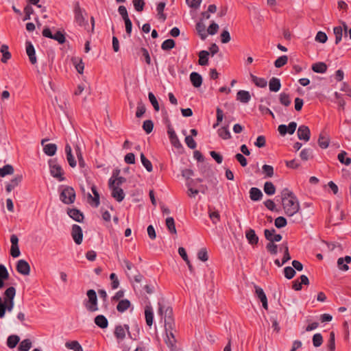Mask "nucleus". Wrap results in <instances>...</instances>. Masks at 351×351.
Wrapping results in <instances>:
<instances>
[{
    "label": "nucleus",
    "mask_w": 351,
    "mask_h": 351,
    "mask_svg": "<svg viewBox=\"0 0 351 351\" xmlns=\"http://www.w3.org/2000/svg\"><path fill=\"white\" fill-rule=\"evenodd\" d=\"M282 207L285 214L288 216H293L300 210V203L294 193L285 189L282 191Z\"/></svg>",
    "instance_id": "1"
},
{
    "label": "nucleus",
    "mask_w": 351,
    "mask_h": 351,
    "mask_svg": "<svg viewBox=\"0 0 351 351\" xmlns=\"http://www.w3.org/2000/svg\"><path fill=\"white\" fill-rule=\"evenodd\" d=\"M165 330L167 335L165 343L169 348L173 349L175 348L176 339L173 334L175 330V322L173 317H165Z\"/></svg>",
    "instance_id": "2"
},
{
    "label": "nucleus",
    "mask_w": 351,
    "mask_h": 351,
    "mask_svg": "<svg viewBox=\"0 0 351 351\" xmlns=\"http://www.w3.org/2000/svg\"><path fill=\"white\" fill-rule=\"evenodd\" d=\"M50 174L52 177L57 179L60 182H62L65 180V177L64 176V170L62 167L58 163L57 160L50 159L48 161Z\"/></svg>",
    "instance_id": "3"
},
{
    "label": "nucleus",
    "mask_w": 351,
    "mask_h": 351,
    "mask_svg": "<svg viewBox=\"0 0 351 351\" xmlns=\"http://www.w3.org/2000/svg\"><path fill=\"white\" fill-rule=\"evenodd\" d=\"M88 300H85L84 304L89 312L98 311V300L96 291L94 289H89L86 291Z\"/></svg>",
    "instance_id": "4"
},
{
    "label": "nucleus",
    "mask_w": 351,
    "mask_h": 351,
    "mask_svg": "<svg viewBox=\"0 0 351 351\" xmlns=\"http://www.w3.org/2000/svg\"><path fill=\"white\" fill-rule=\"evenodd\" d=\"M73 12L75 21L80 25L84 26L88 23L84 14L87 15L86 10L80 7L79 1L73 3Z\"/></svg>",
    "instance_id": "5"
},
{
    "label": "nucleus",
    "mask_w": 351,
    "mask_h": 351,
    "mask_svg": "<svg viewBox=\"0 0 351 351\" xmlns=\"http://www.w3.org/2000/svg\"><path fill=\"white\" fill-rule=\"evenodd\" d=\"M60 199L65 204H73L75 199V192L73 188L65 186L60 194Z\"/></svg>",
    "instance_id": "6"
},
{
    "label": "nucleus",
    "mask_w": 351,
    "mask_h": 351,
    "mask_svg": "<svg viewBox=\"0 0 351 351\" xmlns=\"http://www.w3.org/2000/svg\"><path fill=\"white\" fill-rule=\"evenodd\" d=\"M165 123L167 124V134L171 145L177 149L182 147V143L176 134L168 117L165 119Z\"/></svg>",
    "instance_id": "7"
},
{
    "label": "nucleus",
    "mask_w": 351,
    "mask_h": 351,
    "mask_svg": "<svg viewBox=\"0 0 351 351\" xmlns=\"http://www.w3.org/2000/svg\"><path fill=\"white\" fill-rule=\"evenodd\" d=\"M42 34L44 37L56 40L60 45L64 44L66 41L65 35L62 32L57 31L54 34H53L50 28L48 27H45L43 29Z\"/></svg>",
    "instance_id": "8"
},
{
    "label": "nucleus",
    "mask_w": 351,
    "mask_h": 351,
    "mask_svg": "<svg viewBox=\"0 0 351 351\" xmlns=\"http://www.w3.org/2000/svg\"><path fill=\"white\" fill-rule=\"evenodd\" d=\"M114 182L112 181V178H110L108 181V185L109 188L112 191V197H114L117 202H121L125 197V193L121 188L118 187L117 186H114Z\"/></svg>",
    "instance_id": "9"
},
{
    "label": "nucleus",
    "mask_w": 351,
    "mask_h": 351,
    "mask_svg": "<svg viewBox=\"0 0 351 351\" xmlns=\"http://www.w3.org/2000/svg\"><path fill=\"white\" fill-rule=\"evenodd\" d=\"M297 128V123L295 121L290 122L288 125L281 124L278 125V131L281 136L287 134H293Z\"/></svg>",
    "instance_id": "10"
},
{
    "label": "nucleus",
    "mask_w": 351,
    "mask_h": 351,
    "mask_svg": "<svg viewBox=\"0 0 351 351\" xmlns=\"http://www.w3.org/2000/svg\"><path fill=\"white\" fill-rule=\"evenodd\" d=\"M71 236L77 245L82 243L83 240V232L82 228L77 224L72 226Z\"/></svg>",
    "instance_id": "11"
},
{
    "label": "nucleus",
    "mask_w": 351,
    "mask_h": 351,
    "mask_svg": "<svg viewBox=\"0 0 351 351\" xmlns=\"http://www.w3.org/2000/svg\"><path fill=\"white\" fill-rule=\"evenodd\" d=\"M14 300H2L0 297V318H3L5 316L6 311L10 312L14 308Z\"/></svg>",
    "instance_id": "12"
},
{
    "label": "nucleus",
    "mask_w": 351,
    "mask_h": 351,
    "mask_svg": "<svg viewBox=\"0 0 351 351\" xmlns=\"http://www.w3.org/2000/svg\"><path fill=\"white\" fill-rule=\"evenodd\" d=\"M48 141L49 139L47 138H45L41 141V145L43 146V152L46 155L53 156L56 153L57 145L54 143H48L45 145V143Z\"/></svg>",
    "instance_id": "13"
},
{
    "label": "nucleus",
    "mask_w": 351,
    "mask_h": 351,
    "mask_svg": "<svg viewBox=\"0 0 351 351\" xmlns=\"http://www.w3.org/2000/svg\"><path fill=\"white\" fill-rule=\"evenodd\" d=\"M297 135L300 140L304 141L305 142H307L310 139L311 136V132L308 127L302 125L299 126L298 131H297Z\"/></svg>",
    "instance_id": "14"
},
{
    "label": "nucleus",
    "mask_w": 351,
    "mask_h": 351,
    "mask_svg": "<svg viewBox=\"0 0 351 351\" xmlns=\"http://www.w3.org/2000/svg\"><path fill=\"white\" fill-rule=\"evenodd\" d=\"M25 47H26V53L29 57V62L32 64H35L37 62V59L36 56V51L34 45L32 42L29 40H27L25 42Z\"/></svg>",
    "instance_id": "15"
},
{
    "label": "nucleus",
    "mask_w": 351,
    "mask_h": 351,
    "mask_svg": "<svg viewBox=\"0 0 351 351\" xmlns=\"http://www.w3.org/2000/svg\"><path fill=\"white\" fill-rule=\"evenodd\" d=\"M16 271L21 274L27 276L30 273V266L26 261L21 259L17 262Z\"/></svg>",
    "instance_id": "16"
},
{
    "label": "nucleus",
    "mask_w": 351,
    "mask_h": 351,
    "mask_svg": "<svg viewBox=\"0 0 351 351\" xmlns=\"http://www.w3.org/2000/svg\"><path fill=\"white\" fill-rule=\"evenodd\" d=\"M351 263V256H346L345 257H340L337 259V266L339 270L347 271L349 269L348 264Z\"/></svg>",
    "instance_id": "17"
},
{
    "label": "nucleus",
    "mask_w": 351,
    "mask_h": 351,
    "mask_svg": "<svg viewBox=\"0 0 351 351\" xmlns=\"http://www.w3.org/2000/svg\"><path fill=\"white\" fill-rule=\"evenodd\" d=\"M67 214L73 220L77 222H82L84 219V214L77 208H68Z\"/></svg>",
    "instance_id": "18"
},
{
    "label": "nucleus",
    "mask_w": 351,
    "mask_h": 351,
    "mask_svg": "<svg viewBox=\"0 0 351 351\" xmlns=\"http://www.w3.org/2000/svg\"><path fill=\"white\" fill-rule=\"evenodd\" d=\"M23 180V176L17 174L6 185L5 190L8 193H10L15 187L18 186Z\"/></svg>",
    "instance_id": "19"
},
{
    "label": "nucleus",
    "mask_w": 351,
    "mask_h": 351,
    "mask_svg": "<svg viewBox=\"0 0 351 351\" xmlns=\"http://www.w3.org/2000/svg\"><path fill=\"white\" fill-rule=\"evenodd\" d=\"M265 237L269 241L278 242L282 239V236L280 234H276V230L274 229H272L271 230H265Z\"/></svg>",
    "instance_id": "20"
},
{
    "label": "nucleus",
    "mask_w": 351,
    "mask_h": 351,
    "mask_svg": "<svg viewBox=\"0 0 351 351\" xmlns=\"http://www.w3.org/2000/svg\"><path fill=\"white\" fill-rule=\"evenodd\" d=\"M195 29L200 38L202 40H206L207 38V32L206 30V25L202 22V19L196 23Z\"/></svg>",
    "instance_id": "21"
},
{
    "label": "nucleus",
    "mask_w": 351,
    "mask_h": 351,
    "mask_svg": "<svg viewBox=\"0 0 351 351\" xmlns=\"http://www.w3.org/2000/svg\"><path fill=\"white\" fill-rule=\"evenodd\" d=\"M145 321L147 326H152L154 322V311L150 305H146L145 308Z\"/></svg>",
    "instance_id": "22"
},
{
    "label": "nucleus",
    "mask_w": 351,
    "mask_h": 351,
    "mask_svg": "<svg viewBox=\"0 0 351 351\" xmlns=\"http://www.w3.org/2000/svg\"><path fill=\"white\" fill-rule=\"evenodd\" d=\"M190 80L195 88H199L202 84V77L197 72H192L190 74Z\"/></svg>",
    "instance_id": "23"
},
{
    "label": "nucleus",
    "mask_w": 351,
    "mask_h": 351,
    "mask_svg": "<svg viewBox=\"0 0 351 351\" xmlns=\"http://www.w3.org/2000/svg\"><path fill=\"white\" fill-rule=\"evenodd\" d=\"M281 88V83L279 78L273 77L269 82V89L271 92H278Z\"/></svg>",
    "instance_id": "24"
},
{
    "label": "nucleus",
    "mask_w": 351,
    "mask_h": 351,
    "mask_svg": "<svg viewBox=\"0 0 351 351\" xmlns=\"http://www.w3.org/2000/svg\"><path fill=\"white\" fill-rule=\"evenodd\" d=\"M178 254L182 258V259L186 262L190 272L191 274H193L195 269L188 258V256H187L185 249L182 247H180L178 248Z\"/></svg>",
    "instance_id": "25"
},
{
    "label": "nucleus",
    "mask_w": 351,
    "mask_h": 351,
    "mask_svg": "<svg viewBox=\"0 0 351 351\" xmlns=\"http://www.w3.org/2000/svg\"><path fill=\"white\" fill-rule=\"evenodd\" d=\"M95 324L100 328H106L108 326L107 318L103 315H97L94 319Z\"/></svg>",
    "instance_id": "26"
},
{
    "label": "nucleus",
    "mask_w": 351,
    "mask_h": 351,
    "mask_svg": "<svg viewBox=\"0 0 351 351\" xmlns=\"http://www.w3.org/2000/svg\"><path fill=\"white\" fill-rule=\"evenodd\" d=\"M250 197L251 200L254 202L259 201L263 197V193L262 191L256 188V187H252L250 189Z\"/></svg>",
    "instance_id": "27"
},
{
    "label": "nucleus",
    "mask_w": 351,
    "mask_h": 351,
    "mask_svg": "<svg viewBox=\"0 0 351 351\" xmlns=\"http://www.w3.org/2000/svg\"><path fill=\"white\" fill-rule=\"evenodd\" d=\"M165 306L160 303L158 302V313L162 317H173V309L171 307L167 306L165 308L164 311Z\"/></svg>",
    "instance_id": "28"
},
{
    "label": "nucleus",
    "mask_w": 351,
    "mask_h": 351,
    "mask_svg": "<svg viewBox=\"0 0 351 351\" xmlns=\"http://www.w3.org/2000/svg\"><path fill=\"white\" fill-rule=\"evenodd\" d=\"M251 98L250 94L246 90H239L237 93V99L242 103L247 104L250 101Z\"/></svg>",
    "instance_id": "29"
},
{
    "label": "nucleus",
    "mask_w": 351,
    "mask_h": 351,
    "mask_svg": "<svg viewBox=\"0 0 351 351\" xmlns=\"http://www.w3.org/2000/svg\"><path fill=\"white\" fill-rule=\"evenodd\" d=\"M209 52L206 50H202L199 52V64L201 66H206L208 64Z\"/></svg>",
    "instance_id": "30"
},
{
    "label": "nucleus",
    "mask_w": 351,
    "mask_h": 351,
    "mask_svg": "<svg viewBox=\"0 0 351 351\" xmlns=\"http://www.w3.org/2000/svg\"><path fill=\"white\" fill-rule=\"evenodd\" d=\"M130 306L131 302L128 299L121 300L117 306V310L119 313H123L128 310Z\"/></svg>",
    "instance_id": "31"
},
{
    "label": "nucleus",
    "mask_w": 351,
    "mask_h": 351,
    "mask_svg": "<svg viewBox=\"0 0 351 351\" xmlns=\"http://www.w3.org/2000/svg\"><path fill=\"white\" fill-rule=\"evenodd\" d=\"M245 236L249 243L252 245L256 244L258 241V237L252 229L248 230L246 232Z\"/></svg>",
    "instance_id": "32"
},
{
    "label": "nucleus",
    "mask_w": 351,
    "mask_h": 351,
    "mask_svg": "<svg viewBox=\"0 0 351 351\" xmlns=\"http://www.w3.org/2000/svg\"><path fill=\"white\" fill-rule=\"evenodd\" d=\"M218 135L224 140H228L231 138V134L228 130V125L223 126L218 129L217 130Z\"/></svg>",
    "instance_id": "33"
},
{
    "label": "nucleus",
    "mask_w": 351,
    "mask_h": 351,
    "mask_svg": "<svg viewBox=\"0 0 351 351\" xmlns=\"http://www.w3.org/2000/svg\"><path fill=\"white\" fill-rule=\"evenodd\" d=\"M19 341L20 338L18 335H12L9 336L7 339V346L11 349L14 348L19 343Z\"/></svg>",
    "instance_id": "34"
},
{
    "label": "nucleus",
    "mask_w": 351,
    "mask_h": 351,
    "mask_svg": "<svg viewBox=\"0 0 351 351\" xmlns=\"http://www.w3.org/2000/svg\"><path fill=\"white\" fill-rule=\"evenodd\" d=\"M66 348L73 351H83V348L77 341H71L65 343Z\"/></svg>",
    "instance_id": "35"
},
{
    "label": "nucleus",
    "mask_w": 351,
    "mask_h": 351,
    "mask_svg": "<svg viewBox=\"0 0 351 351\" xmlns=\"http://www.w3.org/2000/svg\"><path fill=\"white\" fill-rule=\"evenodd\" d=\"M166 3L164 1L160 2L156 7L158 19L165 21L167 19L166 14H164V9L165 8Z\"/></svg>",
    "instance_id": "36"
},
{
    "label": "nucleus",
    "mask_w": 351,
    "mask_h": 351,
    "mask_svg": "<svg viewBox=\"0 0 351 351\" xmlns=\"http://www.w3.org/2000/svg\"><path fill=\"white\" fill-rule=\"evenodd\" d=\"M166 226L171 234H176L177 231L175 226L174 219L171 217H169L166 219Z\"/></svg>",
    "instance_id": "37"
},
{
    "label": "nucleus",
    "mask_w": 351,
    "mask_h": 351,
    "mask_svg": "<svg viewBox=\"0 0 351 351\" xmlns=\"http://www.w3.org/2000/svg\"><path fill=\"white\" fill-rule=\"evenodd\" d=\"M312 69L317 73H324L327 70V66L324 62H317L312 66Z\"/></svg>",
    "instance_id": "38"
},
{
    "label": "nucleus",
    "mask_w": 351,
    "mask_h": 351,
    "mask_svg": "<svg viewBox=\"0 0 351 351\" xmlns=\"http://www.w3.org/2000/svg\"><path fill=\"white\" fill-rule=\"evenodd\" d=\"M347 154H348L346 151H341L337 156V158L341 164H344L348 166L351 164V158L346 157Z\"/></svg>",
    "instance_id": "39"
},
{
    "label": "nucleus",
    "mask_w": 351,
    "mask_h": 351,
    "mask_svg": "<svg viewBox=\"0 0 351 351\" xmlns=\"http://www.w3.org/2000/svg\"><path fill=\"white\" fill-rule=\"evenodd\" d=\"M114 336L117 339L123 340L125 337V331L124 328L121 326H117L114 332Z\"/></svg>",
    "instance_id": "40"
},
{
    "label": "nucleus",
    "mask_w": 351,
    "mask_h": 351,
    "mask_svg": "<svg viewBox=\"0 0 351 351\" xmlns=\"http://www.w3.org/2000/svg\"><path fill=\"white\" fill-rule=\"evenodd\" d=\"M176 46V42L171 38H169L163 41L161 45V48L164 51H169L174 48Z\"/></svg>",
    "instance_id": "41"
},
{
    "label": "nucleus",
    "mask_w": 351,
    "mask_h": 351,
    "mask_svg": "<svg viewBox=\"0 0 351 351\" xmlns=\"http://www.w3.org/2000/svg\"><path fill=\"white\" fill-rule=\"evenodd\" d=\"M119 173V170H116L113 172L112 177H116L115 179L112 178V181L114 182V186H117L118 187H120V186L126 182V179L123 177H119L118 175Z\"/></svg>",
    "instance_id": "42"
},
{
    "label": "nucleus",
    "mask_w": 351,
    "mask_h": 351,
    "mask_svg": "<svg viewBox=\"0 0 351 351\" xmlns=\"http://www.w3.org/2000/svg\"><path fill=\"white\" fill-rule=\"evenodd\" d=\"M32 345L30 339H25L20 343L18 347V351H29L32 348Z\"/></svg>",
    "instance_id": "43"
},
{
    "label": "nucleus",
    "mask_w": 351,
    "mask_h": 351,
    "mask_svg": "<svg viewBox=\"0 0 351 351\" xmlns=\"http://www.w3.org/2000/svg\"><path fill=\"white\" fill-rule=\"evenodd\" d=\"M16 295V289L14 287H10L4 292V300H14Z\"/></svg>",
    "instance_id": "44"
},
{
    "label": "nucleus",
    "mask_w": 351,
    "mask_h": 351,
    "mask_svg": "<svg viewBox=\"0 0 351 351\" xmlns=\"http://www.w3.org/2000/svg\"><path fill=\"white\" fill-rule=\"evenodd\" d=\"M14 173V168L11 165H5L0 168V177H5Z\"/></svg>",
    "instance_id": "45"
},
{
    "label": "nucleus",
    "mask_w": 351,
    "mask_h": 351,
    "mask_svg": "<svg viewBox=\"0 0 351 351\" xmlns=\"http://www.w3.org/2000/svg\"><path fill=\"white\" fill-rule=\"evenodd\" d=\"M276 193V187L271 182H265V193L273 195Z\"/></svg>",
    "instance_id": "46"
},
{
    "label": "nucleus",
    "mask_w": 351,
    "mask_h": 351,
    "mask_svg": "<svg viewBox=\"0 0 351 351\" xmlns=\"http://www.w3.org/2000/svg\"><path fill=\"white\" fill-rule=\"evenodd\" d=\"M141 160L142 165L146 169L148 172H151L153 170V166L152 162L145 156V155L141 153Z\"/></svg>",
    "instance_id": "47"
},
{
    "label": "nucleus",
    "mask_w": 351,
    "mask_h": 351,
    "mask_svg": "<svg viewBox=\"0 0 351 351\" xmlns=\"http://www.w3.org/2000/svg\"><path fill=\"white\" fill-rule=\"evenodd\" d=\"M329 143L330 140L327 136L320 134L318 140V144L321 148L326 149L329 145Z\"/></svg>",
    "instance_id": "48"
},
{
    "label": "nucleus",
    "mask_w": 351,
    "mask_h": 351,
    "mask_svg": "<svg viewBox=\"0 0 351 351\" xmlns=\"http://www.w3.org/2000/svg\"><path fill=\"white\" fill-rule=\"evenodd\" d=\"M148 98H149L150 103L153 106L154 110L156 112L159 111V110H160L159 104L158 102L156 97H155L154 94L152 92H149L148 93Z\"/></svg>",
    "instance_id": "49"
},
{
    "label": "nucleus",
    "mask_w": 351,
    "mask_h": 351,
    "mask_svg": "<svg viewBox=\"0 0 351 351\" xmlns=\"http://www.w3.org/2000/svg\"><path fill=\"white\" fill-rule=\"evenodd\" d=\"M75 153H76V155H77V158L78 159V162H79V166L81 168H84L86 165V163H85V161L83 158V156H82V152H81V149L80 148V147L78 145H77L75 148Z\"/></svg>",
    "instance_id": "50"
},
{
    "label": "nucleus",
    "mask_w": 351,
    "mask_h": 351,
    "mask_svg": "<svg viewBox=\"0 0 351 351\" xmlns=\"http://www.w3.org/2000/svg\"><path fill=\"white\" fill-rule=\"evenodd\" d=\"M334 34L335 36V43L338 44L342 39L343 29L341 26L334 27Z\"/></svg>",
    "instance_id": "51"
},
{
    "label": "nucleus",
    "mask_w": 351,
    "mask_h": 351,
    "mask_svg": "<svg viewBox=\"0 0 351 351\" xmlns=\"http://www.w3.org/2000/svg\"><path fill=\"white\" fill-rule=\"evenodd\" d=\"M209 217L214 224H216L220 220V215L217 210H212L210 208L208 211Z\"/></svg>",
    "instance_id": "52"
},
{
    "label": "nucleus",
    "mask_w": 351,
    "mask_h": 351,
    "mask_svg": "<svg viewBox=\"0 0 351 351\" xmlns=\"http://www.w3.org/2000/svg\"><path fill=\"white\" fill-rule=\"evenodd\" d=\"M132 3L136 12H141L143 10L145 5L144 0H132Z\"/></svg>",
    "instance_id": "53"
},
{
    "label": "nucleus",
    "mask_w": 351,
    "mask_h": 351,
    "mask_svg": "<svg viewBox=\"0 0 351 351\" xmlns=\"http://www.w3.org/2000/svg\"><path fill=\"white\" fill-rule=\"evenodd\" d=\"M154 128V123L152 120H146L143 122V129L147 134H150Z\"/></svg>",
    "instance_id": "54"
},
{
    "label": "nucleus",
    "mask_w": 351,
    "mask_h": 351,
    "mask_svg": "<svg viewBox=\"0 0 351 351\" xmlns=\"http://www.w3.org/2000/svg\"><path fill=\"white\" fill-rule=\"evenodd\" d=\"M146 108L142 101L138 102L136 117L137 118H141L145 112Z\"/></svg>",
    "instance_id": "55"
},
{
    "label": "nucleus",
    "mask_w": 351,
    "mask_h": 351,
    "mask_svg": "<svg viewBox=\"0 0 351 351\" xmlns=\"http://www.w3.org/2000/svg\"><path fill=\"white\" fill-rule=\"evenodd\" d=\"M221 42L223 44L228 43L230 41L231 37L229 32L224 29L220 34Z\"/></svg>",
    "instance_id": "56"
},
{
    "label": "nucleus",
    "mask_w": 351,
    "mask_h": 351,
    "mask_svg": "<svg viewBox=\"0 0 351 351\" xmlns=\"http://www.w3.org/2000/svg\"><path fill=\"white\" fill-rule=\"evenodd\" d=\"M279 99H280V103L285 106H289L291 102L289 95H287L285 93H281L280 94Z\"/></svg>",
    "instance_id": "57"
},
{
    "label": "nucleus",
    "mask_w": 351,
    "mask_h": 351,
    "mask_svg": "<svg viewBox=\"0 0 351 351\" xmlns=\"http://www.w3.org/2000/svg\"><path fill=\"white\" fill-rule=\"evenodd\" d=\"M288 61V57L287 56H282L276 59L274 62V65L276 68H280L287 64Z\"/></svg>",
    "instance_id": "58"
},
{
    "label": "nucleus",
    "mask_w": 351,
    "mask_h": 351,
    "mask_svg": "<svg viewBox=\"0 0 351 351\" xmlns=\"http://www.w3.org/2000/svg\"><path fill=\"white\" fill-rule=\"evenodd\" d=\"M218 29H219V25L217 23H216L215 22L213 21L210 25L208 26L206 32H207V35L208 34H210V35H215V34L217 33L218 32Z\"/></svg>",
    "instance_id": "59"
},
{
    "label": "nucleus",
    "mask_w": 351,
    "mask_h": 351,
    "mask_svg": "<svg viewBox=\"0 0 351 351\" xmlns=\"http://www.w3.org/2000/svg\"><path fill=\"white\" fill-rule=\"evenodd\" d=\"M323 342V338L320 333H316L313 337V343L315 347H319Z\"/></svg>",
    "instance_id": "60"
},
{
    "label": "nucleus",
    "mask_w": 351,
    "mask_h": 351,
    "mask_svg": "<svg viewBox=\"0 0 351 351\" xmlns=\"http://www.w3.org/2000/svg\"><path fill=\"white\" fill-rule=\"evenodd\" d=\"M197 258L203 262L208 261V255L206 248H202L199 250L197 253Z\"/></svg>",
    "instance_id": "61"
},
{
    "label": "nucleus",
    "mask_w": 351,
    "mask_h": 351,
    "mask_svg": "<svg viewBox=\"0 0 351 351\" xmlns=\"http://www.w3.org/2000/svg\"><path fill=\"white\" fill-rule=\"evenodd\" d=\"M274 224L277 228H282L287 225V220L284 217H278L275 219Z\"/></svg>",
    "instance_id": "62"
},
{
    "label": "nucleus",
    "mask_w": 351,
    "mask_h": 351,
    "mask_svg": "<svg viewBox=\"0 0 351 351\" xmlns=\"http://www.w3.org/2000/svg\"><path fill=\"white\" fill-rule=\"evenodd\" d=\"M284 274H285V278H287V279H291L295 276V271L291 267H286L284 269Z\"/></svg>",
    "instance_id": "63"
},
{
    "label": "nucleus",
    "mask_w": 351,
    "mask_h": 351,
    "mask_svg": "<svg viewBox=\"0 0 351 351\" xmlns=\"http://www.w3.org/2000/svg\"><path fill=\"white\" fill-rule=\"evenodd\" d=\"M328 39L327 35L326 33L319 31L317 33L315 36V40L321 43H325Z\"/></svg>",
    "instance_id": "64"
}]
</instances>
